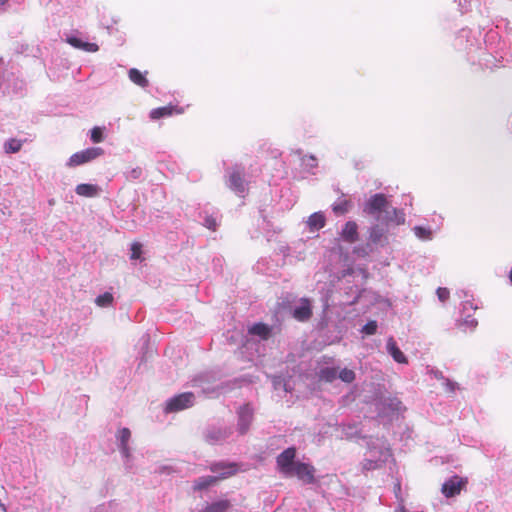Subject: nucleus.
Masks as SVG:
<instances>
[{"mask_svg":"<svg viewBox=\"0 0 512 512\" xmlns=\"http://www.w3.org/2000/svg\"><path fill=\"white\" fill-rule=\"evenodd\" d=\"M401 512H406L404 508H402Z\"/></svg>","mask_w":512,"mask_h":512,"instance_id":"864d4df0","label":"nucleus"},{"mask_svg":"<svg viewBox=\"0 0 512 512\" xmlns=\"http://www.w3.org/2000/svg\"><path fill=\"white\" fill-rule=\"evenodd\" d=\"M175 109H176V107L171 106V105L155 108V109L151 110L150 118L153 120H158V119H161L164 117L171 116Z\"/></svg>","mask_w":512,"mask_h":512,"instance_id":"c756f323","label":"nucleus"},{"mask_svg":"<svg viewBox=\"0 0 512 512\" xmlns=\"http://www.w3.org/2000/svg\"><path fill=\"white\" fill-rule=\"evenodd\" d=\"M8 0H0V8H2Z\"/></svg>","mask_w":512,"mask_h":512,"instance_id":"3c124183","label":"nucleus"},{"mask_svg":"<svg viewBox=\"0 0 512 512\" xmlns=\"http://www.w3.org/2000/svg\"><path fill=\"white\" fill-rule=\"evenodd\" d=\"M340 237L349 244L357 242L359 239L357 223L355 221H347L341 229Z\"/></svg>","mask_w":512,"mask_h":512,"instance_id":"a211bd4d","label":"nucleus"},{"mask_svg":"<svg viewBox=\"0 0 512 512\" xmlns=\"http://www.w3.org/2000/svg\"><path fill=\"white\" fill-rule=\"evenodd\" d=\"M202 224L212 230V231H216V229L218 228V221H217V217L214 216L213 214L209 215V214H206L204 217H203V221H202Z\"/></svg>","mask_w":512,"mask_h":512,"instance_id":"e433bc0d","label":"nucleus"},{"mask_svg":"<svg viewBox=\"0 0 512 512\" xmlns=\"http://www.w3.org/2000/svg\"><path fill=\"white\" fill-rule=\"evenodd\" d=\"M210 470L218 476L206 475L197 478L194 482V490L202 491L213 486L219 479L227 478L237 472L235 463L230 462H215L210 466Z\"/></svg>","mask_w":512,"mask_h":512,"instance_id":"f257e3e1","label":"nucleus"},{"mask_svg":"<svg viewBox=\"0 0 512 512\" xmlns=\"http://www.w3.org/2000/svg\"><path fill=\"white\" fill-rule=\"evenodd\" d=\"M0 90L3 94L22 96L25 91V82L11 74L0 82Z\"/></svg>","mask_w":512,"mask_h":512,"instance_id":"9d476101","label":"nucleus"},{"mask_svg":"<svg viewBox=\"0 0 512 512\" xmlns=\"http://www.w3.org/2000/svg\"><path fill=\"white\" fill-rule=\"evenodd\" d=\"M466 484L467 479L454 475L443 483L441 491L447 498L455 497L460 494Z\"/></svg>","mask_w":512,"mask_h":512,"instance_id":"ddd939ff","label":"nucleus"},{"mask_svg":"<svg viewBox=\"0 0 512 512\" xmlns=\"http://www.w3.org/2000/svg\"><path fill=\"white\" fill-rule=\"evenodd\" d=\"M337 430L340 431L341 438L347 440L364 437L361 435L360 423L357 422L342 423Z\"/></svg>","mask_w":512,"mask_h":512,"instance_id":"f3484780","label":"nucleus"},{"mask_svg":"<svg viewBox=\"0 0 512 512\" xmlns=\"http://www.w3.org/2000/svg\"><path fill=\"white\" fill-rule=\"evenodd\" d=\"M414 234L417 238L423 241H430L433 238V232L430 228L423 226H415L413 228Z\"/></svg>","mask_w":512,"mask_h":512,"instance_id":"7c9ffc66","label":"nucleus"},{"mask_svg":"<svg viewBox=\"0 0 512 512\" xmlns=\"http://www.w3.org/2000/svg\"><path fill=\"white\" fill-rule=\"evenodd\" d=\"M382 220L386 224L393 223L395 225H402L405 223V213L402 209L394 208L389 205Z\"/></svg>","mask_w":512,"mask_h":512,"instance_id":"6ab92c4d","label":"nucleus"},{"mask_svg":"<svg viewBox=\"0 0 512 512\" xmlns=\"http://www.w3.org/2000/svg\"><path fill=\"white\" fill-rule=\"evenodd\" d=\"M142 253V245L140 243H133L131 245L130 258L133 260L139 259Z\"/></svg>","mask_w":512,"mask_h":512,"instance_id":"79ce46f5","label":"nucleus"},{"mask_svg":"<svg viewBox=\"0 0 512 512\" xmlns=\"http://www.w3.org/2000/svg\"><path fill=\"white\" fill-rule=\"evenodd\" d=\"M232 504L227 499H221L208 504L202 512H227Z\"/></svg>","mask_w":512,"mask_h":512,"instance_id":"a878e982","label":"nucleus"},{"mask_svg":"<svg viewBox=\"0 0 512 512\" xmlns=\"http://www.w3.org/2000/svg\"><path fill=\"white\" fill-rule=\"evenodd\" d=\"M457 295L459 298L464 299L462 302V313L465 315L463 318H460L456 321V325L459 328L464 329H471L473 330L478 325V322L475 318L471 316L470 313H467L469 310H476L477 306H474L472 301L469 299V297H472L469 295L468 291L466 290H459L457 291Z\"/></svg>","mask_w":512,"mask_h":512,"instance_id":"f03ea898","label":"nucleus"},{"mask_svg":"<svg viewBox=\"0 0 512 512\" xmlns=\"http://www.w3.org/2000/svg\"><path fill=\"white\" fill-rule=\"evenodd\" d=\"M361 464H362L363 470H366V471L375 470V469L382 467V465L385 464V456L382 454V458H381V456H376V455L370 456L369 455V457L365 458Z\"/></svg>","mask_w":512,"mask_h":512,"instance_id":"393cba45","label":"nucleus"},{"mask_svg":"<svg viewBox=\"0 0 512 512\" xmlns=\"http://www.w3.org/2000/svg\"><path fill=\"white\" fill-rule=\"evenodd\" d=\"M320 380L332 383L338 378V369L336 367H323L319 372Z\"/></svg>","mask_w":512,"mask_h":512,"instance_id":"c85d7f7f","label":"nucleus"},{"mask_svg":"<svg viewBox=\"0 0 512 512\" xmlns=\"http://www.w3.org/2000/svg\"><path fill=\"white\" fill-rule=\"evenodd\" d=\"M386 231L383 227L378 224H375L369 229V238L367 246L372 245H383V242L386 240Z\"/></svg>","mask_w":512,"mask_h":512,"instance_id":"412c9836","label":"nucleus"},{"mask_svg":"<svg viewBox=\"0 0 512 512\" xmlns=\"http://www.w3.org/2000/svg\"><path fill=\"white\" fill-rule=\"evenodd\" d=\"M75 192L79 196L93 198L99 196L102 189L96 184L81 183L76 186Z\"/></svg>","mask_w":512,"mask_h":512,"instance_id":"5701e85b","label":"nucleus"},{"mask_svg":"<svg viewBox=\"0 0 512 512\" xmlns=\"http://www.w3.org/2000/svg\"><path fill=\"white\" fill-rule=\"evenodd\" d=\"M384 405L391 409L393 412H399L402 409V402L397 397H389L385 399Z\"/></svg>","mask_w":512,"mask_h":512,"instance_id":"58836bf2","label":"nucleus"},{"mask_svg":"<svg viewBox=\"0 0 512 512\" xmlns=\"http://www.w3.org/2000/svg\"><path fill=\"white\" fill-rule=\"evenodd\" d=\"M213 375L210 373L200 374L193 379V386L200 387L206 395H213L219 391L218 386L211 385Z\"/></svg>","mask_w":512,"mask_h":512,"instance_id":"2eb2a0df","label":"nucleus"},{"mask_svg":"<svg viewBox=\"0 0 512 512\" xmlns=\"http://www.w3.org/2000/svg\"><path fill=\"white\" fill-rule=\"evenodd\" d=\"M272 382L275 390L283 389L285 392L291 391L289 383L282 376H275Z\"/></svg>","mask_w":512,"mask_h":512,"instance_id":"4c0bfd02","label":"nucleus"},{"mask_svg":"<svg viewBox=\"0 0 512 512\" xmlns=\"http://www.w3.org/2000/svg\"><path fill=\"white\" fill-rule=\"evenodd\" d=\"M228 175L227 185L238 195H243L246 190V181L244 179L245 168L236 164L232 168L227 169Z\"/></svg>","mask_w":512,"mask_h":512,"instance_id":"7ed1b4c3","label":"nucleus"},{"mask_svg":"<svg viewBox=\"0 0 512 512\" xmlns=\"http://www.w3.org/2000/svg\"><path fill=\"white\" fill-rule=\"evenodd\" d=\"M104 154V150L101 147H90L82 151L74 153L68 160L67 166L75 167L85 163H88Z\"/></svg>","mask_w":512,"mask_h":512,"instance_id":"0eeeda50","label":"nucleus"},{"mask_svg":"<svg viewBox=\"0 0 512 512\" xmlns=\"http://www.w3.org/2000/svg\"><path fill=\"white\" fill-rule=\"evenodd\" d=\"M296 448L288 447L282 451L276 458V464L279 472L284 476L291 474L293 468L296 466Z\"/></svg>","mask_w":512,"mask_h":512,"instance_id":"423d86ee","label":"nucleus"},{"mask_svg":"<svg viewBox=\"0 0 512 512\" xmlns=\"http://www.w3.org/2000/svg\"><path fill=\"white\" fill-rule=\"evenodd\" d=\"M22 142L18 139L10 138L4 143L6 153H17L21 150Z\"/></svg>","mask_w":512,"mask_h":512,"instance_id":"2f4dec72","label":"nucleus"},{"mask_svg":"<svg viewBox=\"0 0 512 512\" xmlns=\"http://www.w3.org/2000/svg\"><path fill=\"white\" fill-rule=\"evenodd\" d=\"M352 207L351 200L348 199H338L333 205H332V211L335 215L341 216L349 212V210Z\"/></svg>","mask_w":512,"mask_h":512,"instance_id":"cd10ccee","label":"nucleus"},{"mask_svg":"<svg viewBox=\"0 0 512 512\" xmlns=\"http://www.w3.org/2000/svg\"><path fill=\"white\" fill-rule=\"evenodd\" d=\"M105 127L95 126L90 131V139L93 143H101L104 141Z\"/></svg>","mask_w":512,"mask_h":512,"instance_id":"72a5a7b5","label":"nucleus"},{"mask_svg":"<svg viewBox=\"0 0 512 512\" xmlns=\"http://www.w3.org/2000/svg\"><path fill=\"white\" fill-rule=\"evenodd\" d=\"M0 510L2 512H6V508H5V505L3 503L0 502Z\"/></svg>","mask_w":512,"mask_h":512,"instance_id":"8fccbe9b","label":"nucleus"},{"mask_svg":"<svg viewBox=\"0 0 512 512\" xmlns=\"http://www.w3.org/2000/svg\"><path fill=\"white\" fill-rule=\"evenodd\" d=\"M363 439H366V445L368 449V454L370 456L376 455L381 456L382 454L385 456V463L387 462L388 458L391 456L390 449L388 447V444L386 441L379 439V438H373L372 436H365Z\"/></svg>","mask_w":512,"mask_h":512,"instance_id":"9b49d317","label":"nucleus"},{"mask_svg":"<svg viewBox=\"0 0 512 512\" xmlns=\"http://www.w3.org/2000/svg\"><path fill=\"white\" fill-rule=\"evenodd\" d=\"M435 377H436L437 379H443V380H445V378L443 377L442 372H440V371L435 372Z\"/></svg>","mask_w":512,"mask_h":512,"instance_id":"09e8293b","label":"nucleus"},{"mask_svg":"<svg viewBox=\"0 0 512 512\" xmlns=\"http://www.w3.org/2000/svg\"><path fill=\"white\" fill-rule=\"evenodd\" d=\"M195 399V395L192 392H184L175 395L166 401L164 411L166 413H173L190 408L195 404Z\"/></svg>","mask_w":512,"mask_h":512,"instance_id":"20e7f679","label":"nucleus"},{"mask_svg":"<svg viewBox=\"0 0 512 512\" xmlns=\"http://www.w3.org/2000/svg\"><path fill=\"white\" fill-rule=\"evenodd\" d=\"M301 160H302V165L304 166V168L307 171H311L312 169L317 167V159L313 155L303 156Z\"/></svg>","mask_w":512,"mask_h":512,"instance_id":"ea45409f","label":"nucleus"},{"mask_svg":"<svg viewBox=\"0 0 512 512\" xmlns=\"http://www.w3.org/2000/svg\"><path fill=\"white\" fill-rule=\"evenodd\" d=\"M377 322L376 321H368L361 329V331L366 335H374L377 332Z\"/></svg>","mask_w":512,"mask_h":512,"instance_id":"a19ab883","label":"nucleus"},{"mask_svg":"<svg viewBox=\"0 0 512 512\" xmlns=\"http://www.w3.org/2000/svg\"><path fill=\"white\" fill-rule=\"evenodd\" d=\"M484 61H485V63H484V64H485V66H486V67H488V68H491V69H492L493 67H496V66H497L496 64L490 65L491 61H490V59H488V58L484 59Z\"/></svg>","mask_w":512,"mask_h":512,"instance_id":"de8ad7c7","label":"nucleus"},{"mask_svg":"<svg viewBox=\"0 0 512 512\" xmlns=\"http://www.w3.org/2000/svg\"><path fill=\"white\" fill-rule=\"evenodd\" d=\"M315 471L311 464L299 461L287 477L296 476L304 484H315L317 482Z\"/></svg>","mask_w":512,"mask_h":512,"instance_id":"1a4fd4ad","label":"nucleus"},{"mask_svg":"<svg viewBox=\"0 0 512 512\" xmlns=\"http://www.w3.org/2000/svg\"><path fill=\"white\" fill-rule=\"evenodd\" d=\"M124 175L129 181L139 180L143 177V169L141 167L129 168L124 172Z\"/></svg>","mask_w":512,"mask_h":512,"instance_id":"f704fd0d","label":"nucleus"},{"mask_svg":"<svg viewBox=\"0 0 512 512\" xmlns=\"http://www.w3.org/2000/svg\"><path fill=\"white\" fill-rule=\"evenodd\" d=\"M509 278H510V281L512 282V268H511V271H510V274H509Z\"/></svg>","mask_w":512,"mask_h":512,"instance_id":"603ef678","label":"nucleus"},{"mask_svg":"<svg viewBox=\"0 0 512 512\" xmlns=\"http://www.w3.org/2000/svg\"><path fill=\"white\" fill-rule=\"evenodd\" d=\"M68 43L71 44L73 47L82 49L84 48L85 41H83L81 38L76 36H71L67 39Z\"/></svg>","mask_w":512,"mask_h":512,"instance_id":"37998d69","label":"nucleus"},{"mask_svg":"<svg viewBox=\"0 0 512 512\" xmlns=\"http://www.w3.org/2000/svg\"><path fill=\"white\" fill-rule=\"evenodd\" d=\"M248 335L259 341H266L273 335V327L263 322H256L248 326Z\"/></svg>","mask_w":512,"mask_h":512,"instance_id":"4468645a","label":"nucleus"},{"mask_svg":"<svg viewBox=\"0 0 512 512\" xmlns=\"http://www.w3.org/2000/svg\"><path fill=\"white\" fill-rule=\"evenodd\" d=\"M436 293H437L438 299L441 302H445L449 298V295H450L449 290L447 288H442V287H439L437 289Z\"/></svg>","mask_w":512,"mask_h":512,"instance_id":"c03bdc74","label":"nucleus"},{"mask_svg":"<svg viewBox=\"0 0 512 512\" xmlns=\"http://www.w3.org/2000/svg\"><path fill=\"white\" fill-rule=\"evenodd\" d=\"M326 224L325 215L322 212H315L308 218L307 225L310 231H318L323 228Z\"/></svg>","mask_w":512,"mask_h":512,"instance_id":"b1692460","label":"nucleus"},{"mask_svg":"<svg viewBox=\"0 0 512 512\" xmlns=\"http://www.w3.org/2000/svg\"><path fill=\"white\" fill-rule=\"evenodd\" d=\"M237 415V430L239 434L244 435L248 432L253 421L254 411L252 406L249 403L244 404L238 409Z\"/></svg>","mask_w":512,"mask_h":512,"instance_id":"f8f14e48","label":"nucleus"},{"mask_svg":"<svg viewBox=\"0 0 512 512\" xmlns=\"http://www.w3.org/2000/svg\"><path fill=\"white\" fill-rule=\"evenodd\" d=\"M113 299V295L110 292H105L96 297L95 303L99 307H109L112 305Z\"/></svg>","mask_w":512,"mask_h":512,"instance_id":"473e14b6","label":"nucleus"},{"mask_svg":"<svg viewBox=\"0 0 512 512\" xmlns=\"http://www.w3.org/2000/svg\"><path fill=\"white\" fill-rule=\"evenodd\" d=\"M312 316V308L308 299H302L293 309V317L298 321H307Z\"/></svg>","mask_w":512,"mask_h":512,"instance_id":"aec40b11","label":"nucleus"},{"mask_svg":"<svg viewBox=\"0 0 512 512\" xmlns=\"http://www.w3.org/2000/svg\"><path fill=\"white\" fill-rule=\"evenodd\" d=\"M445 384L449 391L453 392L455 391L457 387V383L450 381L449 379H445Z\"/></svg>","mask_w":512,"mask_h":512,"instance_id":"49530a36","label":"nucleus"},{"mask_svg":"<svg viewBox=\"0 0 512 512\" xmlns=\"http://www.w3.org/2000/svg\"><path fill=\"white\" fill-rule=\"evenodd\" d=\"M98 49H99V47L97 44L90 43V42H85V45L83 48V50L87 51V52H96V51H98Z\"/></svg>","mask_w":512,"mask_h":512,"instance_id":"a18cd8bd","label":"nucleus"},{"mask_svg":"<svg viewBox=\"0 0 512 512\" xmlns=\"http://www.w3.org/2000/svg\"><path fill=\"white\" fill-rule=\"evenodd\" d=\"M129 79L136 85L145 88L149 85V82L141 71L136 68H131L128 72Z\"/></svg>","mask_w":512,"mask_h":512,"instance_id":"bb28decb","label":"nucleus"},{"mask_svg":"<svg viewBox=\"0 0 512 512\" xmlns=\"http://www.w3.org/2000/svg\"><path fill=\"white\" fill-rule=\"evenodd\" d=\"M231 434V428L226 426L211 425L203 431L204 440L211 445L219 444L225 441L230 437Z\"/></svg>","mask_w":512,"mask_h":512,"instance_id":"6e6552de","label":"nucleus"},{"mask_svg":"<svg viewBox=\"0 0 512 512\" xmlns=\"http://www.w3.org/2000/svg\"><path fill=\"white\" fill-rule=\"evenodd\" d=\"M338 378L343 381L344 383H352L355 378H356V374L353 370L351 369H348V368H343L342 370H340L338 372Z\"/></svg>","mask_w":512,"mask_h":512,"instance_id":"c9c22d12","label":"nucleus"},{"mask_svg":"<svg viewBox=\"0 0 512 512\" xmlns=\"http://www.w3.org/2000/svg\"><path fill=\"white\" fill-rule=\"evenodd\" d=\"M131 438V432L128 428L124 427L118 431L117 434V440H118V448L122 455V457L126 460V463H128L131 453L130 449L128 447V442Z\"/></svg>","mask_w":512,"mask_h":512,"instance_id":"dca6fc26","label":"nucleus"},{"mask_svg":"<svg viewBox=\"0 0 512 512\" xmlns=\"http://www.w3.org/2000/svg\"><path fill=\"white\" fill-rule=\"evenodd\" d=\"M389 206L387 197L383 193H376L372 195L363 205V212L370 216H377L380 219V215L385 213Z\"/></svg>","mask_w":512,"mask_h":512,"instance_id":"39448f33","label":"nucleus"},{"mask_svg":"<svg viewBox=\"0 0 512 512\" xmlns=\"http://www.w3.org/2000/svg\"><path fill=\"white\" fill-rule=\"evenodd\" d=\"M386 348L387 352L391 355L395 362L400 364H406L408 362L407 357L397 346V343L393 337L388 338Z\"/></svg>","mask_w":512,"mask_h":512,"instance_id":"4be33fe9","label":"nucleus"}]
</instances>
